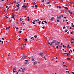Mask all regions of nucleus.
Returning a JSON list of instances; mask_svg holds the SVG:
<instances>
[{
	"instance_id": "f257e3e1",
	"label": "nucleus",
	"mask_w": 74,
	"mask_h": 74,
	"mask_svg": "<svg viewBox=\"0 0 74 74\" xmlns=\"http://www.w3.org/2000/svg\"><path fill=\"white\" fill-rule=\"evenodd\" d=\"M53 43H55V44H56V43H57V42L56 41V40H53L52 42H51V43L52 44H53V45L54 44Z\"/></svg>"
},
{
	"instance_id": "f03ea898",
	"label": "nucleus",
	"mask_w": 74,
	"mask_h": 74,
	"mask_svg": "<svg viewBox=\"0 0 74 74\" xmlns=\"http://www.w3.org/2000/svg\"><path fill=\"white\" fill-rule=\"evenodd\" d=\"M23 8H27V6L26 5H23L22 6Z\"/></svg>"
},
{
	"instance_id": "7ed1b4c3",
	"label": "nucleus",
	"mask_w": 74,
	"mask_h": 74,
	"mask_svg": "<svg viewBox=\"0 0 74 74\" xmlns=\"http://www.w3.org/2000/svg\"><path fill=\"white\" fill-rule=\"evenodd\" d=\"M64 55H66V56H67H67H68V55H69V53H64Z\"/></svg>"
},
{
	"instance_id": "20e7f679",
	"label": "nucleus",
	"mask_w": 74,
	"mask_h": 74,
	"mask_svg": "<svg viewBox=\"0 0 74 74\" xmlns=\"http://www.w3.org/2000/svg\"><path fill=\"white\" fill-rule=\"evenodd\" d=\"M34 63V65H36L37 64V62H33Z\"/></svg>"
},
{
	"instance_id": "39448f33",
	"label": "nucleus",
	"mask_w": 74,
	"mask_h": 74,
	"mask_svg": "<svg viewBox=\"0 0 74 74\" xmlns=\"http://www.w3.org/2000/svg\"><path fill=\"white\" fill-rule=\"evenodd\" d=\"M22 59H26V57L25 56H24L22 57Z\"/></svg>"
},
{
	"instance_id": "423d86ee",
	"label": "nucleus",
	"mask_w": 74,
	"mask_h": 74,
	"mask_svg": "<svg viewBox=\"0 0 74 74\" xmlns=\"http://www.w3.org/2000/svg\"><path fill=\"white\" fill-rule=\"evenodd\" d=\"M48 44H50V45H53V44H52V42H51V43H49V42H48Z\"/></svg>"
},
{
	"instance_id": "0eeeda50",
	"label": "nucleus",
	"mask_w": 74,
	"mask_h": 74,
	"mask_svg": "<svg viewBox=\"0 0 74 74\" xmlns=\"http://www.w3.org/2000/svg\"><path fill=\"white\" fill-rule=\"evenodd\" d=\"M23 69H22V72H24V70H25V67H23Z\"/></svg>"
},
{
	"instance_id": "6e6552de",
	"label": "nucleus",
	"mask_w": 74,
	"mask_h": 74,
	"mask_svg": "<svg viewBox=\"0 0 74 74\" xmlns=\"http://www.w3.org/2000/svg\"><path fill=\"white\" fill-rule=\"evenodd\" d=\"M57 7V8H59L60 9L61 8H62V7L60 6H58Z\"/></svg>"
},
{
	"instance_id": "1a4fd4ad",
	"label": "nucleus",
	"mask_w": 74,
	"mask_h": 74,
	"mask_svg": "<svg viewBox=\"0 0 74 74\" xmlns=\"http://www.w3.org/2000/svg\"><path fill=\"white\" fill-rule=\"evenodd\" d=\"M10 27H6V30H8V29H10Z\"/></svg>"
},
{
	"instance_id": "9d476101",
	"label": "nucleus",
	"mask_w": 74,
	"mask_h": 74,
	"mask_svg": "<svg viewBox=\"0 0 74 74\" xmlns=\"http://www.w3.org/2000/svg\"><path fill=\"white\" fill-rule=\"evenodd\" d=\"M19 5H20L19 4V3H18V5H16V6L17 7H19Z\"/></svg>"
},
{
	"instance_id": "9b49d317",
	"label": "nucleus",
	"mask_w": 74,
	"mask_h": 74,
	"mask_svg": "<svg viewBox=\"0 0 74 74\" xmlns=\"http://www.w3.org/2000/svg\"><path fill=\"white\" fill-rule=\"evenodd\" d=\"M54 18V17H51V20H53V19Z\"/></svg>"
},
{
	"instance_id": "f8f14e48",
	"label": "nucleus",
	"mask_w": 74,
	"mask_h": 74,
	"mask_svg": "<svg viewBox=\"0 0 74 74\" xmlns=\"http://www.w3.org/2000/svg\"><path fill=\"white\" fill-rule=\"evenodd\" d=\"M35 21L34 20V21L33 22H32V23H33V24H35Z\"/></svg>"
},
{
	"instance_id": "ddd939ff",
	"label": "nucleus",
	"mask_w": 74,
	"mask_h": 74,
	"mask_svg": "<svg viewBox=\"0 0 74 74\" xmlns=\"http://www.w3.org/2000/svg\"><path fill=\"white\" fill-rule=\"evenodd\" d=\"M43 54V53H39V55H42Z\"/></svg>"
},
{
	"instance_id": "4468645a",
	"label": "nucleus",
	"mask_w": 74,
	"mask_h": 74,
	"mask_svg": "<svg viewBox=\"0 0 74 74\" xmlns=\"http://www.w3.org/2000/svg\"><path fill=\"white\" fill-rule=\"evenodd\" d=\"M50 4V2H47L46 4Z\"/></svg>"
},
{
	"instance_id": "2eb2a0df",
	"label": "nucleus",
	"mask_w": 74,
	"mask_h": 74,
	"mask_svg": "<svg viewBox=\"0 0 74 74\" xmlns=\"http://www.w3.org/2000/svg\"><path fill=\"white\" fill-rule=\"evenodd\" d=\"M34 37H35V38H37V35H35L34 36Z\"/></svg>"
},
{
	"instance_id": "dca6fc26",
	"label": "nucleus",
	"mask_w": 74,
	"mask_h": 74,
	"mask_svg": "<svg viewBox=\"0 0 74 74\" xmlns=\"http://www.w3.org/2000/svg\"><path fill=\"white\" fill-rule=\"evenodd\" d=\"M19 9V8H18L17 9H15V11H17V10Z\"/></svg>"
},
{
	"instance_id": "f3484780",
	"label": "nucleus",
	"mask_w": 74,
	"mask_h": 74,
	"mask_svg": "<svg viewBox=\"0 0 74 74\" xmlns=\"http://www.w3.org/2000/svg\"><path fill=\"white\" fill-rule=\"evenodd\" d=\"M64 8L65 9H66V10H68V8H67V7H64Z\"/></svg>"
},
{
	"instance_id": "a211bd4d",
	"label": "nucleus",
	"mask_w": 74,
	"mask_h": 74,
	"mask_svg": "<svg viewBox=\"0 0 74 74\" xmlns=\"http://www.w3.org/2000/svg\"><path fill=\"white\" fill-rule=\"evenodd\" d=\"M42 25H44V21H42Z\"/></svg>"
},
{
	"instance_id": "6ab92c4d",
	"label": "nucleus",
	"mask_w": 74,
	"mask_h": 74,
	"mask_svg": "<svg viewBox=\"0 0 74 74\" xmlns=\"http://www.w3.org/2000/svg\"><path fill=\"white\" fill-rule=\"evenodd\" d=\"M12 18H14V19H15V18H14V16H13Z\"/></svg>"
},
{
	"instance_id": "aec40b11",
	"label": "nucleus",
	"mask_w": 74,
	"mask_h": 74,
	"mask_svg": "<svg viewBox=\"0 0 74 74\" xmlns=\"http://www.w3.org/2000/svg\"><path fill=\"white\" fill-rule=\"evenodd\" d=\"M44 22L46 23H47V22H46V21H45Z\"/></svg>"
},
{
	"instance_id": "412c9836",
	"label": "nucleus",
	"mask_w": 74,
	"mask_h": 74,
	"mask_svg": "<svg viewBox=\"0 0 74 74\" xmlns=\"http://www.w3.org/2000/svg\"><path fill=\"white\" fill-rule=\"evenodd\" d=\"M38 23H39V24H40L41 23V21H40L38 22Z\"/></svg>"
},
{
	"instance_id": "4be33fe9",
	"label": "nucleus",
	"mask_w": 74,
	"mask_h": 74,
	"mask_svg": "<svg viewBox=\"0 0 74 74\" xmlns=\"http://www.w3.org/2000/svg\"><path fill=\"white\" fill-rule=\"evenodd\" d=\"M32 61H34V59H33V58H32Z\"/></svg>"
},
{
	"instance_id": "5701e85b",
	"label": "nucleus",
	"mask_w": 74,
	"mask_h": 74,
	"mask_svg": "<svg viewBox=\"0 0 74 74\" xmlns=\"http://www.w3.org/2000/svg\"><path fill=\"white\" fill-rule=\"evenodd\" d=\"M29 21H30V19H29V18H28V20H27V21L29 22Z\"/></svg>"
},
{
	"instance_id": "b1692460",
	"label": "nucleus",
	"mask_w": 74,
	"mask_h": 74,
	"mask_svg": "<svg viewBox=\"0 0 74 74\" xmlns=\"http://www.w3.org/2000/svg\"><path fill=\"white\" fill-rule=\"evenodd\" d=\"M31 39H33V40H34V38H33V37H32L31 38Z\"/></svg>"
},
{
	"instance_id": "393cba45",
	"label": "nucleus",
	"mask_w": 74,
	"mask_h": 74,
	"mask_svg": "<svg viewBox=\"0 0 74 74\" xmlns=\"http://www.w3.org/2000/svg\"><path fill=\"white\" fill-rule=\"evenodd\" d=\"M41 1L42 2H44V0H41Z\"/></svg>"
},
{
	"instance_id": "a878e982",
	"label": "nucleus",
	"mask_w": 74,
	"mask_h": 74,
	"mask_svg": "<svg viewBox=\"0 0 74 74\" xmlns=\"http://www.w3.org/2000/svg\"><path fill=\"white\" fill-rule=\"evenodd\" d=\"M68 12H69V13H70L71 12L69 10H68Z\"/></svg>"
},
{
	"instance_id": "bb28decb",
	"label": "nucleus",
	"mask_w": 74,
	"mask_h": 74,
	"mask_svg": "<svg viewBox=\"0 0 74 74\" xmlns=\"http://www.w3.org/2000/svg\"><path fill=\"white\" fill-rule=\"evenodd\" d=\"M25 41H27V38H25Z\"/></svg>"
},
{
	"instance_id": "cd10ccee",
	"label": "nucleus",
	"mask_w": 74,
	"mask_h": 74,
	"mask_svg": "<svg viewBox=\"0 0 74 74\" xmlns=\"http://www.w3.org/2000/svg\"><path fill=\"white\" fill-rule=\"evenodd\" d=\"M43 58H44V59H45V60H46L47 59L45 58V56H44L43 57Z\"/></svg>"
},
{
	"instance_id": "c85d7f7f",
	"label": "nucleus",
	"mask_w": 74,
	"mask_h": 74,
	"mask_svg": "<svg viewBox=\"0 0 74 74\" xmlns=\"http://www.w3.org/2000/svg\"><path fill=\"white\" fill-rule=\"evenodd\" d=\"M15 70H16L15 69V68H14L13 71H14Z\"/></svg>"
},
{
	"instance_id": "c756f323",
	"label": "nucleus",
	"mask_w": 74,
	"mask_h": 74,
	"mask_svg": "<svg viewBox=\"0 0 74 74\" xmlns=\"http://www.w3.org/2000/svg\"><path fill=\"white\" fill-rule=\"evenodd\" d=\"M18 3H19V2H17L16 3V4H18Z\"/></svg>"
},
{
	"instance_id": "7c9ffc66",
	"label": "nucleus",
	"mask_w": 74,
	"mask_h": 74,
	"mask_svg": "<svg viewBox=\"0 0 74 74\" xmlns=\"http://www.w3.org/2000/svg\"><path fill=\"white\" fill-rule=\"evenodd\" d=\"M22 22V24H23V25H25V23H23V21Z\"/></svg>"
},
{
	"instance_id": "2f4dec72",
	"label": "nucleus",
	"mask_w": 74,
	"mask_h": 74,
	"mask_svg": "<svg viewBox=\"0 0 74 74\" xmlns=\"http://www.w3.org/2000/svg\"><path fill=\"white\" fill-rule=\"evenodd\" d=\"M21 32H22V31H20L19 33H21Z\"/></svg>"
},
{
	"instance_id": "473e14b6",
	"label": "nucleus",
	"mask_w": 74,
	"mask_h": 74,
	"mask_svg": "<svg viewBox=\"0 0 74 74\" xmlns=\"http://www.w3.org/2000/svg\"><path fill=\"white\" fill-rule=\"evenodd\" d=\"M55 45H58V43H56L55 44Z\"/></svg>"
},
{
	"instance_id": "72a5a7b5",
	"label": "nucleus",
	"mask_w": 74,
	"mask_h": 74,
	"mask_svg": "<svg viewBox=\"0 0 74 74\" xmlns=\"http://www.w3.org/2000/svg\"><path fill=\"white\" fill-rule=\"evenodd\" d=\"M63 67H66V66L64 65H63Z\"/></svg>"
},
{
	"instance_id": "f704fd0d",
	"label": "nucleus",
	"mask_w": 74,
	"mask_h": 74,
	"mask_svg": "<svg viewBox=\"0 0 74 74\" xmlns=\"http://www.w3.org/2000/svg\"><path fill=\"white\" fill-rule=\"evenodd\" d=\"M64 19H66L67 18V17H64Z\"/></svg>"
},
{
	"instance_id": "c9c22d12",
	"label": "nucleus",
	"mask_w": 74,
	"mask_h": 74,
	"mask_svg": "<svg viewBox=\"0 0 74 74\" xmlns=\"http://www.w3.org/2000/svg\"><path fill=\"white\" fill-rule=\"evenodd\" d=\"M71 40H73V41H74V39H73V38H72V39H71Z\"/></svg>"
},
{
	"instance_id": "e433bc0d",
	"label": "nucleus",
	"mask_w": 74,
	"mask_h": 74,
	"mask_svg": "<svg viewBox=\"0 0 74 74\" xmlns=\"http://www.w3.org/2000/svg\"><path fill=\"white\" fill-rule=\"evenodd\" d=\"M70 51H71V52L72 53V52H73V51H72V50H71L70 49Z\"/></svg>"
},
{
	"instance_id": "4c0bfd02",
	"label": "nucleus",
	"mask_w": 74,
	"mask_h": 74,
	"mask_svg": "<svg viewBox=\"0 0 74 74\" xmlns=\"http://www.w3.org/2000/svg\"><path fill=\"white\" fill-rule=\"evenodd\" d=\"M52 59L53 60H54L55 59V58H52Z\"/></svg>"
},
{
	"instance_id": "58836bf2",
	"label": "nucleus",
	"mask_w": 74,
	"mask_h": 74,
	"mask_svg": "<svg viewBox=\"0 0 74 74\" xmlns=\"http://www.w3.org/2000/svg\"><path fill=\"white\" fill-rule=\"evenodd\" d=\"M25 62H28V60H25Z\"/></svg>"
},
{
	"instance_id": "ea45409f",
	"label": "nucleus",
	"mask_w": 74,
	"mask_h": 74,
	"mask_svg": "<svg viewBox=\"0 0 74 74\" xmlns=\"http://www.w3.org/2000/svg\"><path fill=\"white\" fill-rule=\"evenodd\" d=\"M65 28V26H64V27H63V29H64Z\"/></svg>"
},
{
	"instance_id": "a19ab883",
	"label": "nucleus",
	"mask_w": 74,
	"mask_h": 74,
	"mask_svg": "<svg viewBox=\"0 0 74 74\" xmlns=\"http://www.w3.org/2000/svg\"><path fill=\"white\" fill-rule=\"evenodd\" d=\"M70 14H73V12H70Z\"/></svg>"
},
{
	"instance_id": "79ce46f5",
	"label": "nucleus",
	"mask_w": 74,
	"mask_h": 74,
	"mask_svg": "<svg viewBox=\"0 0 74 74\" xmlns=\"http://www.w3.org/2000/svg\"><path fill=\"white\" fill-rule=\"evenodd\" d=\"M72 74H74V73L73 72H72Z\"/></svg>"
},
{
	"instance_id": "37998d69",
	"label": "nucleus",
	"mask_w": 74,
	"mask_h": 74,
	"mask_svg": "<svg viewBox=\"0 0 74 74\" xmlns=\"http://www.w3.org/2000/svg\"><path fill=\"white\" fill-rule=\"evenodd\" d=\"M72 33V32H71V34H73Z\"/></svg>"
},
{
	"instance_id": "c03bdc74",
	"label": "nucleus",
	"mask_w": 74,
	"mask_h": 74,
	"mask_svg": "<svg viewBox=\"0 0 74 74\" xmlns=\"http://www.w3.org/2000/svg\"><path fill=\"white\" fill-rule=\"evenodd\" d=\"M64 62H63V63H62V65H63V64H64Z\"/></svg>"
},
{
	"instance_id": "a18cd8bd",
	"label": "nucleus",
	"mask_w": 74,
	"mask_h": 74,
	"mask_svg": "<svg viewBox=\"0 0 74 74\" xmlns=\"http://www.w3.org/2000/svg\"><path fill=\"white\" fill-rule=\"evenodd\" d=\"M18 40H21V38H19L18 39Z\"/></svg>"
},
{
	"instance_id": "49530a36",
	"label": "nucleus",
	"mask_w": 74,
	"mask_h": 74,
	"mask_svg": "<svg viewBox=\"0 0 74 74\" xmlns=\"http://www.w3.org/2000/svg\"><path fill=\"white\" fill-rule=\"evenodd\" d=\"M59 20H57V22H59Z\"/></svg>"
},
{
	"instance_id": "de8ad7c7",
	"label": "nucleus",
	"mask_w": 74,
	"mask_h": 74,
	"mask_svg": "<svg viewBox=\"0 0 74 74\" xmlns=\"http://www.w3.org/2000/svg\"><path fill=\"white\" fill-rule=\"evenodd\" d=\"M16 29H19V28L18 27H17L16 28Z\"/></svg>"
},
{
	"instance_id": "09e8293b",
	"label": "nucleus",
	"mask_w": 74,
	"mask_h": 74,
	"mask_svg": "<svg viewBox=\"0 0 74 74\" xmlns=\"http://www.w3.org/2000/svg\"><path fill=\"white\" fill-rule=\"evenodd\" d=\"M35 7H37V5H35Z\"/></svg>"
},
{
	"instance_id": "8fccbe9b",
	"label": "nucleus",
	"mask_w": 74,
	"mask_h": 74,
	"mask_svg": "<svg viewBox=\"0 0 74 74\" xmlns=\"http://www.w3.org/2000/svg\"><path fill=\"white\" fill-rule=\"evenodd\" d=\"M19 71H20L21 72V69H19V70H18Z\"/></svg>"
},
{
	"instance_id": "3c124183",
	"label": "nucleus",
	"mask_w": 74,
	"mask_h": 74,
	"mask_svg": "<svg viewBox=\"0 0 74 74\" xmlns=\"http://www.w3.org/2000/svg\"><path fill=\"white\" fill-rule=\"evenodd\" d=\"M65 32H67V30H65Z\"/></svg>"
},
{
	"instance_id": "603ef678",
	"label": "nucleus",
	"mask_w": 74,
	"mask_h": 74,
	"mask_svg": "<svg viewBox=\"0 0 74 74\" xmlns=\"http://www.w3.org/2000/svg\"><path fill=\"white\" fill-rule=\"evenodd\" d=\"M72 27H74V25H73L72 26Z\"/></svg>"
},
{
	"instance_id": "864d4df0",
	"label": "nucleus",
	"mask_w": 74,
	"mask_h": 74,
	"mask_svg": "<svg viewBox=\"0 0 74 74\" xmlns=\"http://www.w3.org/2000/svg\"><path fill=\"white\" fill-rule=\"evenodd\" d=\"M42 29H44V27H42Z\"/></svg>"
},
{
	"instance_id": "5fc2aeb1",
	"label": "nucleus",
	"mask_w": 74,
	"mask_h": 74,
	"mask_svg": "<svg viewBox=\"0 0 74 74\" xmlns=\"http://www.w3.org/2000/svg\"><path fill=\"white\" fill-rule=\"evenodd\" d=\"M2 40H4V38H2Z\"/></svg>"
},
{
	"instance_id": "6e6d98bb",
	"label": "nucleus",
	"mask_w": 74,
	"mask_h": 74,
	"mask_svg": "<svg viewBox=\"0 0 74 74\" xmlns=\"http://www.w3.org/2000/svg\"><path fill=\"white\" fill-rule=\"evenodd\" d=\"M29 17H27V18H28V19H29Z\"/></svg>"
},
{
	"instance_id": "4d7b16f0",
	"label": "nucleus",
	"mask_w": 74,
	"mask_h": 74,
	"mask_svg": "<svg viewBox=\"0 0 74 74\" xmlns=\"http://www.w3.org/2000/svg\"><path fill=\"white\" fill-rule=\"evenodd\" d=\"M67 24H68H68H69V22H67Z\"/></svg>"
},
{
	"instance_id": "13d9d810",
	"label": "nucleus",
	"mask_w": 74,
	"mask_h": 74,
	"mask_svg": "<svg viewBox=\"0 0 74 74\" xmlns=\"http://www.w3.org/2000/svg\"><path fill=\"white\" fill-rule=\"evenodd\" d=\"M68 47H70V45H68Z\"/></svg>"
},
{
	"instance_id": "bf43d9fd",
	"label": "nucleus",
	"mask_w": 74,
	"mask_h": 74,
	"mask_svg": "<svg viewBox=\"0 0 74 74\" xmlns=\"http://www.w3.org/2000/svg\"><path fill=\"white\" fill-rule=\"evenodd\" d=\"M71 41V43H73V42H72L71 41Z\"/></svg>"
},
{
	"instance_id": "052dcab7",
	"label": "nucleus",
	"mask_w": 74,
	"mask_h": 74,
	"mask_svg": "<svg viewBox=\"0 0 74 74\" xmlns=\"http://www.w3.org/2000/svg\"><path fill=\"white\" fill-rule=\"evenodd\" d=\"M8 7V6H6V8H7Z\"/></svg>"
},
{
	"instance_id": "680f3d73",
	"label": "nucleus",
	"mask_w": 74,
	"mask_h": 74,
	"mask_svg": "<svg viewBox=\"0 0 74 74\" xmlns=\"http://www.w3.org/2000/svg\"><path fill=\"white\" fill-rule=\"evenodd\" d=\"M56 48H58V46H57L56 47Z\"/></svg>"
},
{
	"instance_id": "e2e57ef3",
	"label": "nucleus",
	"mask_w": 74,
	"mask_h": 74,
	"mask_svg": "<svg viewBox=\"0 0 74 74\" xmlns=\"http://www.w3.org/2000/svg\"><path fill=\"white\" fill-rule=\"evenodd\" d=\"M32 7H34V5L33 6H32Z\"/></svg>"
},
{
	"instance_id": "0e129e2a",
	"label": "nucleus",
	"mask_w": 74,
	"mask_h": 74,
	"mask_svg": "<svg viewBox=\"0 0 74 74\" xmlns=\"http://www.w3.org/2000/svg\"><path fill=\"white\" fill-rule=\"evenodd\" d=\"M66 27H69V26H66Z\"/></svg>"
},
{
	"instance_id": "69168bd1",
	"label": "nucleus",
	"mask_w": 74,
	"mask_h": 74,
	"mask_svg": "<svg viewBox=\"0 0 74 74\" xmlns=\"http://www.w3.org/2000/svg\"><path fill=\"white\" fill-rule=\"evenodd\" d=\"M2 44H3V41H2Z\"/></svg>"
},
{
	"instance_id": "338daca9",
	"label": "nucleus",
	"mask_w": 74,
	"mask_h": 74,
	"mask_svg": "<svg viewBox=\"0 0 74 74\" xmlns=\"http://www.w3.org/2000/svg\"><path fill=\"white\" fill-rule=\"evenodd\" d=\"M16 74H18V72H17V73H16Z\"/></svg>"
},
{
	"instance_id": "774afa93",
	"label": "nucleus",
	"mask_w": 74,
	"mask_h": 74,
	"mask_svg": "<svg viewBox=\"0 0 74 74\" xmlns=\"http://www.w3.org/2000/svg\"><path fill=\"white\" fill-rule=\"evenodd\" d=\"M69 48H71V47H69Z\"/></svg>"
}]
</instances>
